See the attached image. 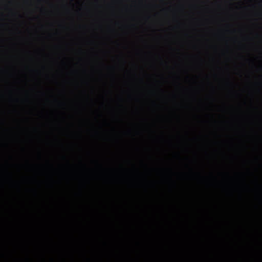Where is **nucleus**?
Wrapping results in <instances>:
<instances>
[{
    "label": "nucleus",
    "instance_id": "nucleus-1",
    "mask_svg": "<svg viewBox=\"0 0 262 262\" xmlns=\"http://www.w3.org/2000/svg\"><path fill=\"white\" fill-rule=\"evenodd\" d=\"M152 182L150 180L148 179L147 175L144 174L142 176V185L146 186L151 184Z\"/></svg>",
    "mask_w": 262,
    "mask_h": 262
},
{
    "label": "nucleus",
    "instance_id": "nucleus-2",
    "mask_svg": "<svg viewBox=\"0 0 262 262\" xmlns=\"http://www.w3.org/2000/svg\"><path fill=\"white\" fill-rule=\"evenodd\" d=\"M113 170H114V174H113L112 177H111V179H110V182L112 183H116L118 181V174L117 173L116 169Z\"/></svg>",
    "mask_w": 262,
    "mask_h": 262
},
{
    "label": "nucleus",
    "instance_id": "nucleus-3",
    "mask_svg": "<svg viewBox=\"0 0 262 262\" xmlns=\"http://www.w3.org/2000/svg\"><path fill=\"white\" fill-rule=\"evenodd\" d=\"M143 166H144V167H145V168H147V165H146L144 164V165H143Z\"/></svg>",
    "mask_w": 262,
    "mask_h": 262
}]
</instances>
